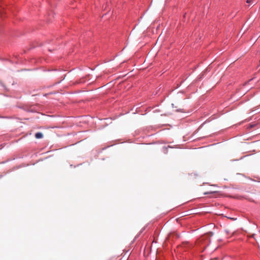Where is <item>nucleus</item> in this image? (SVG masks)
Wrapping results in <instances>:
<instances>
[{
	"instance_id": "obj_3",
	"label": "nucleus",
	"mask_w": 260,
	"mask_h": 260,
	"mask_svg": "<svg viewBox=\"0 0 260 260\" xmlns=\"http://www.w3.org/2000/svg\"><path fill=\"white\" fill-rule=\"evenodd\" d=\"M253 0H247L246 2L248 4H251L252 3Z\"/></svg>"
},
{
	"instance_id": "obj_4",
	"label": "nucleus",
	"mask_w": 260,
	"mask_h": 260,
	"mask_svg": "<svg viewBox=\"0 0 260 260\" xmlns=\"http://www.w3.org/2000/svg\"><path fill=\"white\" fill-rule=\"evenodd\" d=\"M212 193V192H206L204 194H210V193Z\"/></svg>"
},
{
	"instance_id": "obj_2",
	"label": "nucleus",
	"mask_w": 260,
	"mask_h": 260,
	"mask_svg": "<svg viewBox=\"0 0 260 260\" xmlns=\"http://www.w3.org/2000/svg\"><path fill=\"white\" fill-rule=\"evenodd\" d=\"M43 137V135L42 133L38 132L35 134V137L37 139H41V138H42Z\"/></svg>"
},
{
	"instance_id": "obj_1",
	"label": "nucleus",
	"mask_w": 260,
	"mask_h": 260,
	"mask_svg": "<svg viewBox=\"0 0 260 260\" xmlns=\"http://www.w3.org/2000/svg\"><path fill=\"white\" fill-rule=\"evenodd\" d=\"M211 236H212V234L211 233L203 235L197 241L196 244L199 245H203L205 248L207 245H208L210 240L209 237H211Z\"/></svg>"
}]
</instances>
